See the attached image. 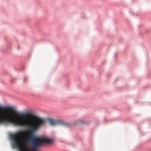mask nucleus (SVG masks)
<instances>
[{
  "mask_svg": "<svg viewBox=\"0 0 151 151\" xmlns=\"http://www.w3.org/2000/svg\"><path fill=\"white\" fill-rule=\"evenodd\" d=\"M84 123V121L81 119L78 120L76 122V124H81Z\"/></svg>",
  "mask_w": 151,
  "mask_h": 151,
  "instance_id": "obj_3",
  "label": "nucleus"
},
{
  "mask_svg": "<svg viewBox=\"0 0 151 151\" xmlns=\"http://www.w3.org/2000/svg\"><path fill=\"white\" fill-rule=\"evenodd\" d=\"M45 121H3V124L6 125L11 123L15 126L25 127L27 129L28 135L23 140L22 134L24 133V131H18L10 136L12 140L13 145L18 148L20 151H36L34 148L30 150L27 149L26 143L29 140L32 141L35 147L52 143L53 140L51 139L46 137H35L36 132L45 125Z\"/></svg>",
  "mask_w": 151,
  "mask_h": 151,
  "instance_id": "obj_1",
  "label": "nucleus"
},
{
  "mask_svg": "<svg viewBox=\"0 0 151 151\" xmlns=\"http://www.w3.org/2000/svg\"><path fill=\"white\" fill-rule=\"evenodd\" d=\"M27 79V78L26 77H25L24 78V82Z\"/></svg>",
  "mask_w": 151,
  "mask_h": 151,
  "instance_id": "obj_4",
  "label": "nucleus"
},
{
  "mask_svg": "<svg viewBox=\"0 0 151 151\" xmlns=\"http://www.w3.org/2000/svg\"><path fill=\"white\" fill-rule=\"evenodd\" d=\"M49 124L52 126H54L56 125L60 124L61 122L58 120H55L51 118H48L47 119Z\"/></svg>",
  "mask_w": 151,
  "mask_h": 151,
  "instance_id": "obj_2",
  "label": "nucleus"
}]
</instances>
